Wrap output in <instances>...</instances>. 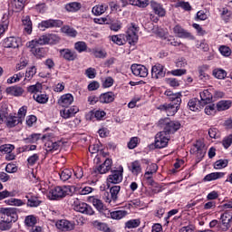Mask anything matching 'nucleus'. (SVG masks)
I'll return each instance as SVG.
<instances>
[{"instance_id":"obj_1","label":"nucleus","mask_w":232,"mask_h":232,"mask_svg":"<svg viewBox=\"0 0 232 232\" xmlns=\"http://www.w3.org/2000/svg\"><path fill=\"white\" fill-rule=\"evenodd\" d=\"M158 126L165 131L168 135H173V133H177L179 130H180V122L170 121L169 118L160 119L158 122Z\"/></svg>"},{"instance_id":"obj_2","label":"nucleus","mask_w":232,"mask_h":232,"mask_svg":"<svg viewBox=\"0 0 232 232\" xmlns=\"http://www.w3.org/2000/svg\"><path fill=\"white\" fill-rule=\"evenodd\" d=\"M44 141V150L46 153H57L61 150V141L55 140L53 134H44L42 137Z\"/></svg>"},{"instance_id":"obj_3","label":"nucleus","mask_w":232,"mask_h":232,"mask_svg":"<svg viewBox=\"0 0 232 232\" xmlns=\"http://www.w3.org/2000/svg\"><path fill=\"white\" fill-rule=\"evenodd\" d=\"M66 195H70V188L66 186H57L49 189V192H47V198H49V200H59L64 198Z\"/></svg>"},{"instance_id":"obj_4","label":"nucleus","mask_w":232,"mask_h":232,"mask_svg":"<svg viewBox=\"0 0 232 232\" xmlns=\"http://www.w3.org/2000/svg\"><path fill=\"white\" fill-rule=\"evenodd\" d=\"M169 140H171V136L166 133V131L161 130L158 132L155 136L154 147L156 148V150H162L164 148H168Z\"/></svg>"},{"instance_id":"obj_5","label":"nucleus","mask_w":232,"mask_h":232,"mask_svg":"<svg viewBox=\"0 0 232 232\" xmlns=\"http://www.w3.org/2000/svg\"><path fill=\"white\" fill-rule=\"evenodd\" d=\"M72 209L78 213H82V215H89L90 217H92V215H95L93 208L87 203L80 201L79 198L74 199L72 203Z\"/></svg>"},{"instance_id":"obj_6","label":"nucleus","mask_w":232,"mask_h":232,"mask_svg":"<svg viewBox=\"0 0 232 232\" xmlns=\"http://www.w3.org/2000/svg\"><path fill=\"white\" fill-rule=\"evenodd\" d=\"M190 154L195 155V157L200 160L204 159L206 155V143H204V140H198L192 144Z\"/></svg>"},{"instance_id":"obj_7","label":"nucleus","mask_w":232,"mask_h":232,"mask_svg":"<svg viewBox=\"0 0 232 232\" xmlns=\"http://www.w3.org/2000/svg\"><path fill=\"white\" fill-rule=\"evenodd\" d=\"M0 218H2V220H7V222H17L19 218L17 208H0Z\"/></svg>"},{"instance_id":"obj_8","label":"nucleus","mask_w":232,"mask_h":232,"mask_svg":"<svg viewBox=\"0 0 232 232\" xmlns=\"http://www.w3.org/2000/svg\"><path fill=\"white\" fill-rule=\"evenodd\" d=\"M139 25H137L135 23H130L127 26L126 40L128 41L129 44H135V43L139 41Z\"/></svg>"},{"instance_id":"obj_9","label":"nucleus","mask_w":232,"mask_h":232,"mask_svg":"<svg viewBox=\"0 0 232 232\" xmlns=\"http://www.w3.org/2000/svg\"><path fill=\"white\" fill-rule=\"evenodd\" d=\"M60 41H61V37H59V35L54 34H48L42 35L38 38H35L34 40H32V44H34V43H39L40 45L57 44L58 43H60Z\"/></svg>"},{"instance_id":"obj_10","label":"nucleus","mask_w":232,"mask_h":232,"mask_svg":"<svg viewBox=\"0 0 232 232\" xmlns=\"http://www.w3.org/2000/svg\"><path fill=\"white\" fill-rule=\"evenodd\" d=\"M124 168L120 165L116 170H112L111 174L107 178L108 184H121L122 182V174Z\"/></svg>"},{"instance_id":"obj_11","label":"nucleus","mask_w":232,"mask_h":232,"mask_svg":"<svg viewBox=\"0 0 232 232\" xmlns=\"http://www.w3.org/2000/svg\"><path fill=\"white\" fill-rule=\"evenodd\" d=\"M41 44L40 43H34L32 44V41L27 44L28 48L31 49V53L36 59H43L44 57H46V50L44 48H37Z\"/></svg>"},{"instance_id":"obj_12","label":"nucleus","mask_w":232,"mask_h":232,"mask_svg":"<svg viewBox=\"0 0 232 232\" xmlns=\"http://www.w3.org/2000/svg\"><path fill=\"white\" fill-rule=\"evenodd\" d=\"M55 226L62 232L73 231L75 229V223L68 219H60L56 221Z\"/></svg>"},{"instance_id":"obj_13","label":"nucleus","mask_w":232,"mask_h":232,"mask_svg":"<svg viewBox=\"0 0 232 232\" xmlns=\"http://www.w3.org/2000/svg\"><path fill=\"white\" fill-rule=\"evenodd\" d=\"M77 113H79V106L77 105H72L69 108H63L62 110H60V117H62V119H64L65 121L75 117Z\"/></svg>"},{"instance_id":"obj_14","label":"nucleus","mask_w":232,"mask_h":232,"mask_svg":"<svg viewBox=\"0 0 232 232\" xmlns=\"http://www.w3.org/2000/svg\"><path fill=\"white\" fill-rule=\"evenodd\" d=\"M75 101V98L72 93H65L63 94L58 100L57 104L59 108H70L72 104H73V102Z\"/></svg>"},{"instance_id":"obj_15","label":"nucleus","mask_w":232,"mask_h":232,"mask_svg":"<svg viewBox=\"0 0 232 232\" xmlns=\"http://www.w3.org/2000/svg\"><path fill=\"white\" fill-rule=\"evenodd\" d=\"M22 41L20 37L10 36L3 40L2 46L4 48H19Z\"/></svg>"},{"instance_id":"obj_16","label":"nucleus","mask_w":232,"mask_h":232,"mask_svg":"<svg viewBox=\"0 0 232 232\" xmlns=\"http://www.w3.org/2000/svg\"><path fill=\"white\" fill-rule=\"evenodd\" d=\"M150 8L152 12L155 14V15H158V17H166L167 11L161 3H159L155 0H151Z\"/></svg>"},{"instance_id":"obj_17","label":"nucleus","mask_w":232,"mask_h":232,"mask_svg":"<svg viewBox=\"0 0 232 232\" xmlns=\"http://www.w3.org/2000/svg\"><path fill=\"white\" fill-rule=\"evenodd\" d=\"M131 72L135 77L145 78L148 74V68L142 64L134 63L130 66Z\"/></svg>"},{"instance_id":"obj_18","label":"nucleus","mask_w":232,"mask_h":232,"mask_svg":"<svg viewBox=\"0 0 232 232\" xmlns=\"http://www.w3.org/2000/svg\"><path fill=\"white\" fill-rule=\"evenodd\" d=\"M152 79H162L166 77V67L160 63H156L151 68Z\"/></svg>"},{"instance_id":"obj_19","label":"nucleus","mask_w":232,"mask_h":232,"mask_svg":"<svg viewBox=\"0 0 232 232\" xmlns=\"http://www.w3.org/2000/svg\"><path fill=\"white\" fill-rule=\"evenodd\" d=\"M213 92H215V88L211 86L208 89H205L199 92L200 99L204 104H209L213 102Z\"/></svg>"},{"instance_id":"obj_20","label":"nucleus","mask_w":232,"mask_h":232,"mask_svg":"<svg viewBox=\"0 0 232 232\" xmlns=\"http://www.w3.org/2000/svg\"><path fill=\"white\" fill-rule=\"evenodd\" d=\"M179 106H180V104L165 103L163 105H160V110L166 111V113L169 117H173V115H175V113H177V111H179Z\"/></svg>"},{"instance_id":"obj_21","label":"nucleus","mask_w":232,"mask_h":232,"mask_svg":"<svg viewBox=\"0 0 232 232\" xmlns=\"http://www.w3.org/2000/svg\"><path fill=\"white\" fill-rule=\"evenodd\" d=\"M173 32L181 39H193L191 33L186 31L180 24H176L173 28Z\"/></svg>"},{"instance_id":"obj_22","label":"nucleus","mask_w":232,"mask_h":232,"mask_svg":"<svg viewBox=\"0 0 232 232\" xmlns=\"http://www.w3.org/2000/svg\"><path fill=\"white\" fill-rule=\"evenodd\" d=\"M232 217L227 213L221 216V223L219 224V231H227L231 227Z\"/></svg>"},{"instance_id":"obj_23","label":"nucleus","mask_w":232,"mask_h":232,"mask_svg":"<svg viewBox=\"0 0 232 232\" xmlns=\"http://www.w3.org/2000/svg\"><path fill=\"white\" fill-rule=\"evenodd\" d=\"M113 166V160L106 159L104 161L97 167L98 173L101 175H104L111 170V167Z\"/></svg>"},{"instance_id":"obj_24","label":"nucleus","mask_w":232,"mask_h":232,"mask_svg":"<svg viewBox=\"0 0 232 232\" xmlns=\"http://www.w3.org/2000/svg\"><path fill=\"white\" fill-rule=\"evenodd\" d=\"M87 117L90 121H102L106 117V111L101 109H94L87 114Z\"/></svg>"},{"instance_id":"obj_25","label":"nucleus","mask_w":232,"mask_h":232,"mask_svg":"<svg viewBox=\"0 0 232 232\" xmlns=\"http://www.w3.org/2000/svg\"><path fill=\"white\" fill-rule=\"evenodd\" d=\"M117 96L115 95V92H107L104 93H102L99 96V102H101L102 104H110L111 102H113V101H115V98Z\"/></svg>"},{"instance_id":"obj_26","label":"nucleus","mask_w":232,"mask_h":232,"mask_svg":"<svg viewBox=\"0 0 232 232\" xmlns=\"http://www.w3.org/2000/svg\"><path fill=\"white\" fill-rule=\"evenodd\" d=\"M60 57H63L65 61H75L77 59V53L71 49H61L60 51Z\"/></svg>"},{"instance_id":"obj_27","label":"nucleus","mask_w":232,"mask_h":232,"mask_svg":"<svg viewBox=\"0 0 232 232\" xmlns=\"http://www.w3.org/2000/svg\"><path fill=\"white\" fill-rule=\"evenodd\" d=\"M128 169L130 173H132V175H135L136 177L142 173V164L139 160L130 162L128 166Z\"/></svg>"},{"instance_id":"obj_28","label":"nucleus","mask_w":232,"mask_h":232,"mask_svg":"<svg viewBox=\"0 0 232 232\" xmlns=\"http://www.w3.org/2000/svg\"><path fill=\"white\" fill-rule=\"evenodd\" d=\"M7 95H13V97H21L24 93V89L19 85L7 87L6 90Z\"/></svg>"},{"instance_id":"obj_29","label":"nucleus","mask_w":232,"mask_h":232,"mask_svg":"<svg viewBox=\"0 0 232 232\" xmlns=\"http://www.w3.org/2000/svg\"><path fill=\"white\" fill-rule=\"evenodd\" d=\"M19 124H23V121L19 120V118L12 113L7 116V121L5 126L9 129L16 128Z\"/></svg>"},{"instance_id":"obj_30","label":"nucleus","mask_w":232,"mask_h":232,"mask_svg":"<svg viewBox=\"0 0 232 232\" xmlns=\"http://www.w3.org/2000/svg\"><path fill=\"white\" fill-rule=\"evenodd\" d=\"M87 201H89L98 211H104V203H102V200L98 198L96 196H89L87 198Z\"/></svg>"},{"instance_id":"obj_31","label":"nucleus","mask_w":232,"mask_h":232,"mask_svg":"<svg viewBox=\"0 0 232 232\" xmlns=\"http://www.w3.org/2000/svg\"><path fill=\"white\" fill-rule=\"evenodd\" d=\"M22 24L24 26V34H27V35L32 34L33 24H32V19L30 18V15L23 16Z\"/></svg>"},{"instance_id":"obj_32","label":"nucleus","mask_w":232,"mask_h":232,"mask_svg":"<svg viewBox=\"0 0 232 232\" xmlns=\"http://www.w3.org/2000/svg\"><path fill=\"white\" fill-rule=\"evenodd\" d=\"M226 172H211L206 175L203 179L204 182H211L212 180H218V179H224Z\"/></svg>"},{"instance_id":"obj_33","label":"nucleus","mask_w":232,"mask_h":232,"mask_svg":"<svg viewBox=\"0 0 232 232\" xmlns=\"http://www.w3.org/2000/svg\"><path fill=\"white\" fill-rule=\"evenodd\" d=\"M27 198V206L30 208H37V206H41V199L38 197L34 196L32 193H29L25 196Z\"/></svg>"},{"instance_id":"obj_34","label":"nucleus","mask_w":232,"mask_h":232,"mask_svg":"<svg viewBox=\"0 0 232 232\" xmlns=\"http://www.w3.org/2000/svg\"><path fill=\"white\" fill-rule=\"evenodd\" d=\"M105 211H107L108 215H110L113 220H121L124 218L126 215H128V211L126 210H115V211L110 212V210L106 209Z\"/></svg>"},{"instance_id":"obj_35","label":"nucleus","mask_w":232,"mask_h":232,"mask_svg":"<svg viewBox=\"0 0 232 232\" xmlns=\"http://www.w3.org/2000/svg\"><path fill=\"white\" fill-rule=\"evenodd\" d=\"M231 106V100H221L217 103L216 108L218 111H226V110H229Z\"/></svg>"},{"instance_id":"obj_36","label":"nucleus","mask_w":232,"mask_h":232,"mask_svg":"<svg viewBox=\"0 0 232 232\" xmlns=\"http://www.w3.org/2000/svg\"><path fill=\"white\" fill-rule=\"evenodd\" d=\"M106 10H108V5L102 4L93 6L92 12L93 15H102Z\"/></svg>"},{"instance_id":"obj_37","label":"nucleus","mask_w":232,"mask_h":232,"mask_svg":"<svg viewBox=\"0 0 232 232\" xmlns=\"http://www.w3.org/2000/svg\"><path fill=\"white\" fill-rule=\"evenodd\" d=\"M72 175H73V169H63L59 173L61 180L66 182V180H70L72 179Z\"/></svg>"},{"instance_id":"obj_38","label":"nucleus","mask_w":232,"mask_h":232,"mask_svg":"<svg viewBox=\"0 0 232 232\" xmlns=\"http://www.w3.org/2000/svg\"><path fill=\"white\" fill-rule=\"evenodd\" d=\"M93 227L95 229H98V231H102V232H113L109 227L108 224L102 223L101 221H94L93 222Z\"/></svg>"},{"instance_id":"obj_39","label":"nucleus","mask_w":232,"mask_h":232,"mask_svg":"<svg viewBox=\"0 0 232 232\" xmlns=\"http://www.w3.org/2000/svg\"><path fill=\"white\" fill-rule=\"evenodd\" d=\"M35 224H37V217L34 215L25 217L24 225L28 229H30V227H35Z\"/></svg>"},{"instance_id":"obj_40","label":"nucleus","mask_w":232,"mask_h":232,"mask_svg":"<svg viewBox=\"0 0 232 232\" xmlns=\"http://www.w3.org/2000/svg\"><path fill=\"white\" fill-rule=\"evenodd\" d=\"M212 75L216 79L224 80L226 77H227V72H226L224 69L216 68L213 70Z\"/></svg>"},{"instance_id":"obj_41","label":"nucleus","mask_w":232,"mask_h":232,"mask_svg":"<svg viewBox=\"0 0 232 232\" xmlns=\"http://www.w3.org/2000/svg\"><path fill=\"white\" fill-rule=\"evenodd\" d=\"M82 7V5L79 2H72L65 5V10L67 12H79V9Z\"/></svg>"},{"instance_id":"obj_42","label":"nucleus","mask_w":232,"mask_h":232,"mask_svg":"<svg viewBox=\"0 0 232 232\" xmlns=\"http://www.w3.org/2000/svg\"><path fill=\"white\" fill-rule=\"evenodd\" d=\"M74 50L78 52V53H82L83 52H88V44L86 42L79 41L74 44Z\"/></svg>"},{"instance_id":"obj_43","label":"nucleus","mask_w":232,"mask_h":232,"mask_svg":"<svg viewBox=\"0 0 232 232\" xmlns=\"http://www.w3.org/2000/svg\"><path fill=\"white\" fill-rule=\"evenodd\" d=\"M200 101L198 99L194 98L189 100L188 106L191 111H198L200 110Z\"/></svg>"},{"instance_id":"obj_44","label":"nucleus","mask_w":232,"mask_h":232,"mask_svg":"<svg viewBox=\"0 0 232 232\" xmlns=\"http://www.w3.org/2000/svg\"><path fill=\"white\" fill-rule=\"evenodd\" d=\"M129 5L139 6V8H146L150 5L149 0H129Z\"/></svg>"},{"instance_id":"obj_45","label":"nucleus","mask_w":232,"mask_h":232,"mask_svg":"<svg viewBox=\"0 0 232 232\" xmlns=\"http://www.w3.org/2000/svg\"><path fill=\"white\" fill-rule=\"evenodd\" d=\"M5 204H6V206L21 207V206H24V201H23L22 199L15 198H11L9 199H5Z\"/></svg>"},{"instance_id":"obj_46","label":"nucleus","mask_w":232,"mask_h":232,"mask_svg":"<svg viewBox=\"0 0 232 232\" xmlns=\"http://www.w3.org/2000/svg\"><path fill=\"white\" fill-rule=\"evenodd\" d=\"M159 170V166L156 163H150L147 166L146 171L144 175L148 177V175L153 176Z\"/></svg>"},{"instance_id":"obj_47","label":"nucleus","mask_w":232,"mask_h":232,"mask_svg":"<svg viewBox=\"0 0 232 232\" xmlns=\"http://www.w3.org/2000/svg\"><path fill=\"white\" fill-rule=\"evenodd\" d=\"M63 34H66L69 37H77V30L70 27V25H65L62 27Z\"/></svg>"},{"instance_id":"obj_48","label":"nucleus","mask_w":232,"mask_h":232,"mask_svg":"<svg viewBox=\"0 0 232 232\" xmlns=\"http://www.w3.org/2000/svg\"><path fill=\"white\" fill-rule=\"evenodd\" d=\"M220 16L221 19H223V21H226L227 23V21H229V19H231L232 17V12L231 10L227 9V7H223L220 10Z\"/></svg>"},{"instance_id":"obj_49","label":"nucleus","mask_w":232,"mask_h":232,"mask_svg":"<svg viewBox=\"0 0 232 232\" xmlns=\"http://www.w3.org/2000/svg\"><path fill=\"white\" fill-rule=\"evenodd\" d=\"M106 159H111L110 158V152L101 150L98 155L96 156L97 164H99V162L101 163L106 160Z\"/></svg>"},{"instance_id":"obj_50","label":"nucleus","mask_w":232,"mask_h":232,"mask_svg":"<svg viewBox=\"0 0 232 232\" xmlns=\"http://www.w3.org/2000/svg\"><path fill=\"white\" fill-rule=\"evenodd\" d=\"M34 99L38 102L39 104H46L48 102V95L47 94H43V93H38V94H34Z\"/></svg>"},{"instance_id":"obj_51","label":"nucleus","mask_w":232,"mask_h":232,"mask_svg":"<svg viewBox=\"0 0 232 232\" xmlns=\"http://www.w3.org/2000/svg\"><path fill=\"white\" fill-rule=\"evenodd\" d=\"M218 52L223 55V57H230L232 53L231 47L227 45H220L218 47Z\"/></svg>"},{"instance_id":"obj_52","label":"nucleus","mask_w":232,"mask_h":232,"mask_svg":"<svg viewBox=\"0 0 232 232\" xmlns=\"http://www.w3.org/2000/svg\"><path fill=\"white\" fill-rule=\"evenodd\" d=\"M140 226V219H130L125 223L127 229H135Z\"/></svg>"},{"instance_id":"obj_53","label":"nucleus","mask_w":232,"mask_h":232,"mask_svg":"<svg viewBox=\"0 0 232 232\" xmlns=\"http://www.w3.org/2000/svg\"><path fill=\"white\" fill-rule=\"evenodd\" d=\"M24 77V73L18 72L7 79V84H14V82H19Z\"/></svg>"},{"instance_id":"obj_54","label":"nucleus","mask_w":232,"mask_h":232,"mask_svg":"<svg viewBox=\"0 0 232 232\" xmlns=\"http://www.w3.org/2000/svg\"><path fill=\"white\" fill-rule=\"evenodd\" d=\"M111 41L114 43V44H118V46H122L124 44V34H116L111 36Z\"/></svg>"},{"instance_id":"obj_55","label":"nucleus","mask_w":232,"mask_h":232,"mask_svg":"<svg viewBox=\"0 0 232 232\" xmlns=\"http://www.w3.org/2000/svg\"><path fill=\"white\" fill-rule=\"evenodd\" d=\"M175 8H182L186 12H191V5H189V2L178 1L175 4Z\"/></svg>"},{"instance_id":"obj_56","label":"nucleus","mask_w":232,"mask_h":232,"mask_svg":"<svg viewBox=\"0 0 232 232\" xmlns=\"http://www.w3.org/2000/svg\"><path fill=\"white\" fill-rule=\"evenodd\" d=\"M24 3H26V0H13L12 5L15 9V12H21L24 8Z\"/></svg>"},{"instance_id":"obj_57","label":"nucleus","mask_w":232,"mask_h":232,"mask_svg":"<svg viewBox=\"0 0 232 232\" xmlns=\"http://www.w3.org/2000/svg\"><path fill=\"white\" fill-rule=\"evenodd\" d=\"M229 161L227 160H218L214 163V169H224L227 168Z\"/></svg>"},{"instance_id":"obj_58","label":"nucleus","mask_w":232,"mask_h":232,"mask_svg":"<svg viewBox=\"0 0 232 232\" xmlns=\"http://www.w3.org/2000/svg\"><path fill=\"white\" fill-rule=\"evenodd\" d=\"M41 140V134H32L27 139H25L26 144H37V141Z\"/></svg>"},{"instance_id":"obj_59","label":"nucleus","mask_w":232,"mask_h":232,"mask_svg":"<svg viewBox=\"0 0 232 232\" xmlns=\"http://www.w3.org/2000/svg\"><path fill=\"white\" fill-rule=\"evenodd\" d=\"M41 90H43V85L39 82L34 84V85H30L27 88V92L29 93H34V95L38 94L39 92H41Z\"/></svg>"},{"instance_id":"obj_60","label":"nucleus","mask_w":232,"mask_h":232,"mask_svg":"<svg viewBox=\"0 0 232 232\" xmlns=\"http://www.w3.org/2000/svg\"><path fill=\"white\" fill-rule=\"evenodd\" d=\"M206 115H217V105H215V103H212V104H209V105H207L205 107V110H204Z\"/></svg>"},{"instance_id":"obj_61","label":"nucleus","mask_w":232,"mask_h":232,"mask_svg":"<svg viewBox=\"0 0 232 232\" xmlns=\"http://www.w3.org/2000/svg\"><path fill=\"white\" fill-rule=\"evenodd\" d=\"M35 73H37V68H35V66L29 67L25 72V80L32 81V79H34V75H35Z\"/></svg>"},{"instance_id":"obj_62","label":"nucleus","mask_w":232,"mask_h":232,"mask_svg":"<svg viewBox=\"0 0 232 232\" xmlns=\"http://www.w3.org/2000/svg\"><path fill=\"white\" fill-rule=\"evenodd\" d=\"M12 229V221H8L6 219H2L0 221V230L1 231H8Z\"/></svg>"},{"instance_id":"obj_63","label":"nucleus","mask_w":232,"mask_h":232,"mask_svg":"<svg viewBox=\"0 0 232 232\" xmlns=\"http://www.w3.org/2000/svg\"><path fill=\"white\" fill-rule=\"evenodd\" d=\"M28 111V107L27 106H22L17 112V118L23 122L24 121V117H26V113Z\"/></svg>"},{"instance_id":"obj_64","label":"nucleus","mask_w":232,"mask_h":232,"mask_svg":"<svg viewBox=\"0 0 232 232\" xmlns=\"http://www.w3.org/2000/svg\"><path fill=\"white\" fill-rule=\"evenodd\" d=\"M15 150V146L12 144H5L0 146V151L1 153H12L13 150Z\"/></svg>"}]
</instances>
